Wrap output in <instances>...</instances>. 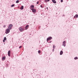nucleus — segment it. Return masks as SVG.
Segmentation results:
<instances>
[{
  "label": "nucleus",
  "mask_w": 78,
  "mask_h": 78,
  "mask_svg": "<svg viewBox=\"0 0 78 78\" xmlns=\"http://www.w3.org/2000/svg\"><path fill=\"white\" fill-rule=\"evenodd\" d=\"M51 39H52V37H48L47 38V41H49V40H51Z\"/></svg>",
  "instance_id": "nucleus-5"
},
{
  "label": "nucleus",
  "mask_w": 78,
  "mask_h": 78,
  "mask_svg": "<svg viewBox=\"0 0 78 78\" xmlns=\"http://www.w3.org/2000/svg\"><path fill=\"white\" fill-rule=\"evenodd\" d=\"M54 50H55V49H52V51H54Z\"/></svg>",
  "instance_id": "nucleus-30"
},
{
  "label": "nucleus",
  "mask_w": 78,
  "mask_h": 78,
  "mask_svg": "<svg viewBox=\"0 0 78 78\" xmlns=\"http://www.w3.org/2000/svg\"><path fill=\"white\" fill-rule=\"evenodd\" d=\"M34 8V6L33 5H32L30 6V9H33Z\"/></svg>",
  "instance_id": "nucleus-6"
},
{
  "label": "nucleus",
  "mask_w": 78,
  "mask_h": 78,
  "mask_svg": "<svg viewBox=\"0 0 78 78\" xmlns=\"http://www.w3.org/2000/svg\"><path fill=\"white\" fill-rule=\"evenodd\" d=\"M15 6V5L14 4H13L11 5V7H14Z\"/></svg>",
  "instance_id": "nucleus-18"
},
{
  "label": "nucleus",
  "mask_w": 78,
  "mask_h": 78,
  "mask_svg": "<svg viewBox=\"0 0 78 78\" xmlns=\"http://www.w3.org/2000/svg\"><path fill=\"white\" fill-rule=\"evenodd\" d=\"M3 40H5V41H6V37H5Z\"/></svg>",
  "instance_id": "nucleus-17"
},
{
  "label": "nucleus",
  "mask_w": 78,
  "mask_h": 78,
  "mask_svg": "<svg viewBox=\"0 0 78 78\" xmlns=\"http://www.w3.org/2000/svg\"><path fill=\"white\" fill-rule=\"evenodd\" d=\"M31 10H32L33 12L34 13H35L36 12V9H31Z\"/></svg>",
  "instance_id": "nucleus-4"
},
{
  "label": "nucleus",
  "mask_w": 78,
  "mask_h": 78,
  "mask_svg": "<svg viewBox=\"0 0 78 78\" xmlns=\"http://www.w3.org/2000/svg\"><path fill=\"white\" fill-rule=\"evenodd\" d=\"M19 30L21 32H22V31H24V29H23L22 27H20L19 28Z\"/></svg>",
  "instance_id": "nucleus-2"
},
{
  "label": "nucleus",
  "mask_w": 78,
  "mask_h": 78,
  "mask_svg": "<svg viewBox=\"0 0 78 78\" xmlns=\"http://www.w3.org/2000/svg\"><path fill=\"white\" fill-rule=\"evenodd\" d=\"M62 16H63V17H64V16H65V15H63Z\"/></svg>",
  "instance_id": "nucleus-33"
},
{
  "label": "nucleus",
  "mask_w": 78,
  "mask_h": 78,
  "mask_svg": "<svg viewBox=\"0 0 78 78\" xmlns=\"http://www.w3.org/2000/svg\"><path fill=\"white\" fill-rule=\"evenodd\" d=\"M12 24H10L9 25L8 27H10L11 28H12Z\"/></svg>",
  "instance_id": "nucleus-13"
},
{
  "label": "nucleus",
  "mask_w": 78,
  "mask_h": 78,
  "mask_svg": "<svg viewBox=\"0 0 78 78\" xmlns=\"http://www.w3.org/2000/svg\"><path fill=\"white\" fill-rule=\"evenodd\" d=\"M22 47V46H20L19 47V48H21Z\"/></svg>",
  "instance_id": "nucleus-23"
},
{
  "label": "nucleus",
  "mask_w": 78,
  "mask_h": 78,
  "mask_svg": "<svg viewBox=\"0 0 78 78\" xmlns=\"http://www.w3.org/2000/svg\"><path fill=\"white\" fill-rule=\"evenodd\" d=\"M52 1L53 3H56V1L55 0H52Z\"/></svg>",
  "instance_id": "nucleus-9"
},
{
  "label": "nucleus",
  "mask_w": 78,
  "mask_h": 78,
  "mask_svg": "<svg viewBox=\"0 0 78 78\" xmlns=\"http://www.w3.org/2000/svg\"><path fill=\"white\" fill-rule=\"evenodd\" d=\"M6 67H8V64H6Z\"/></svg>",
  "instance_id": "nucleus-21"
},
{
  "label": "nucleus",
  "mask_w": 78,
  "mask_h": 78,
  "mask_svg": "<svg viewBox=\"0 0 78 78\" xmlns=\"http://www.w3.org/2000/svg\"><path fill=\"white\" fill-rule=\"evenodd\" d=\"M75 16L76 18H78V14H76L75 15Z\"/></svg>",
  "instance_id": "nucleus-19"
},
{
  "label": "nucleus",
  "mask_w": 78,
  "mask_h": 78,
  "mask_svg": "<svg viewBox=\"0 0 78 78\" xmlns=\"http://www.w3.org/2000/svg\"><path fill=\"white\" fill-rule=\"evenodd\" d=\"M66 41H64L62 42V46H64V47L66 46Z\"/></svg>",
  "instance_id": "nucleus-3"
},
{
  "label": "nucleus",
  "mask_w": 78,
  "mask_h": 78,
  "mask_svg": "<svg viewBox=\"0 0 78 78\" xmlns=\"http://www.w3.org/2000/svg\"><path fill=\"white\" fill-rule=\"evenodd\" d=\"M5 59H6V57L5 56L2 57V61H4V60H5Z\"/></svg>",
  "instance_id": "nucleus-10"
},
{
  "label": "nucleus",
  "mask_w": 78,
  "mask_h": 78,
  "mask_svg": "<svg viewBox=\"0 0 78 78\" xmlns=\"http://www.w3.org/2000/svg\"><path fill=\"white\" fill-rule=\"evenodd\" d=\"M10 53H11V51L9 50L8 52V55L9 56H10Z\"/></svg>",
  "instance_id": "nucleus-7"
},
{
  "label": "nucleus",
  "mask_w": 78,
  "mask_h": 78,
  "mask_svg": "<svg viewBox=\"0 0 78 78\" xmlns=\"http://www.w3.org/2000/svg\"><path fill=\"white\" fill-rule=\"evenodd\" d=\"M5 40H3V42H5Z\"/></svg>",
  "instance_id": "nucleus-29"
},
{
  "label": "nucleus",
  "mask_w": 78,
  "mask_h": 78,
  "mask_svg": "<svg viewBox=\"0 0 78 78\" xmlns=\"http://www.w3.org/2000/svg\"><path fill=\"white\" fill-rule=\"evenodd\" d=\"M3 28H5L6 27V25H4L3 26Z\"/></svg>",
  "instance_id": "nucleus-24"
},
{
  "label": "nucleus",
  "mask_w": 78,
  "mask_h": 78,
  "mask_svg": "<svg viewBox=\"0 0 78 78\" xmlns=\"http://www.w3.org/2000/svg\"><path fill=\"white\" fill-rule=\"evenodd\" d=\"M39 3V2H37V4H38Z\"/></svg>",
  "instance_id": "nucleus-28"
},
{
  "label": "nucleus",
  "mask_w": 78,
  "mask_h": 78,
  "mask_svg": "<svg viewBox=\"0 0 78 78\" xmlns=\"http://www.w3.org/2000/svg\"><path fill=\"white\" fill-rule=\"evenodd\" d=\"M61 2H63V0H61Z\"/></svg>",
  "instance_id": "nucleus-26"
},
{
  "label": "nucleus",
  "mask_w": 78,
  "mask_h": 78,
  "mask_svg": "<svg viewBox=\"0 0 78 78\" xmlns=\"http://www.w3.org/2000/svg\"><path fill=\"white\" fill-rule=\"evenodd\" d=\"M41 28V27H39V29H40Z\"/></svg>",
  "instance_id": "nucleus-34"
},
{
  "label": "nucleus",
  "mask_w": 78,
  "mask_h": 78,
  "mask_svg": "<svg viewBox=\"0 0 78 78\" xmlns=\"http://www.w3.org/2000/svg\"><path fill=\"white\" fill-rule=\"evenodd\" d=\"M16 3H19V1L18 0L16 1Z\"/></svg>",
  "instance_id": "nucleus-15"
},
{
  "label": "nucleus",
  "mask_w": 78,
  "mask_h": 78,
  "mask_svg": "<svg viewBox=\"0 0 78 78\" xmlns=\"http://www.w3.org/2000/svg\"><path fill=\"white\" fill-rule=\"evenodd\" d=\"M63 54V51H61L60 53V55H62Z\"/></svg>",
  "instance_id": "nucleus-11"
},
{
  "label": "nucleus",
  "mask_w": 78,
  "mask_h": 78,
  "mask_svg": "<svg viewBox=\"0 0 78 78\" xmlns=\"http://www.w3.org/2000/svg\"><path fill=\"white\" fill-rule=\"evenodd\" d=\"M8 29H9V30H11V29L12 28V27H8Z\"/></svg>",
  "instance_id": "nucleus-16"
},
{
  "label": "nucleus",
  "mask_w": 78,
  "mask_h": 78,
  "mask_svg": "<svg viewBox=\"0 0 78 78\" xmlns=\"http://www.w3.org/2000/svg\"><path fill=\"white\" fill-rule=\"evenodd\" d=\"M28 27H29V25H27L25 27V30H27L28 29Z\"/></svg>",
  "instance_id": "nucleus-8"
},
{
  "label": "nucleus",
  "mask_w": 78,
  "mask_h": 78,
  "mask_svg": "<svg viewBox=\"0 0 78 78\" xmlns=\"http://www.w3.org/2000/svg\"><path fill=\"white\" fill-rule=\"evenodd\" d=\"M78 59V57H75L74 58V59L75 60H76V59Z\"/></svg>",
  "instance_id": "nucleus-14"
},
{
  "label": "nucleus",
  "mask_w": 78,
  "mask_h": 78,
  "mask_svg": "<svg viewBox=\"0 0 78 78\" xmlns=\"http://www.w3.org/2000/svg\"><path fill=\"white\" fill-rule=\"evenodd\" d=\"M56 47V46H55V44H54L53 45V48H55Z\"/></svg>",
  "instance_id": "nucleus-20"
},
{
  "label": "nucleus",
  "mask_w": 78,
  "mask_h": 78,
  "mask_svg": "<svg viewBox=\"0 0 78 78\" xmlns=\"http://www.w3.org/2000/svg\"><path fill=\"white\" fill-rule=\"evenodd\" d=\"M40 7L41 8H43V6H42V5H41V6H40Z\"/></svg>",
  "instance_id": "nucleus-25"
},
{
  "label": "nucleus",
  "mask_w": 78,
  "mask_h": 78,
  "mask_svg": "<svg viewBox=\"0 0 78 78\" xmlns=\"http://www.w3.org/2000/svg\"><path fill=\"white\" fill-rule=\"evenodd\" d=\"M74 17L75 18H76V16H74Z\"/></svg>",
  "instance_id": "nucleus-32"
},
{
  "label": "nucleus",
  "mask_w": 78,
  "mask_h": 78,
  "mask_svg": "<svg viewBox=\"0 0 78 78\" xmlns=\"http://www.w3.org/2000/svg\"><path fill=\"white\" fill-rule=\"evenodd\" d=\"M47 2H50V0H47Z\"/></svg>",
  "instance_id": "nucleus-31"
},
{
  "label": "nucleus",
  "mask_w": 78,
  "mask_h": 78,
  "mask_svg": "<svg viewBox=\"0 0 78 78\" xmlns=\"http://www.w3.org/2000/svg\"><path fill=\"white\" fill-rule=\"evenodd\" d=\"M44 1L45 2H47V0H44Z\"/></svg>",
  "instance_id": "nucleus-27"
},
{
  "label": "nucleus",
  "mask_w": 78,
  "mask_h": 78,
  "mask_svg": "<svg viewBox=\"0 0 78 78\" xmlns=\"http://www.w3.org/2000/svg\"><path fill=\"white\" fill-rule=\"evenodd\" d=\"M38 53H41V51L40 50H39L38 51Z\"/></svg>",
  "instance_id": "nucleus-22"
},
{
  "label": "nucleus",
  "mask_w": 78,
  "mask_h": 78,
  "mask_svg": "<svg viewBox=\"0 0 78 78\" xmlns=\"http://www.w3.org/2000/svg\"><path fill=\"white\" fill-rule=\"evenodd\" d=\"M9 32H10V30H9L8 29H7L6 30L5 33V34H8Z\"/></svg>",
  "instance_id": "nucleus-1"
},
{
  "label": "nucleus",
  "mask_w": 78,
  "mask_h": 78,
  "mask_svg": "<svg viewBox=\"0 0 78 78\" xmlns=\"http://www.w3.org/2000/svg\"><path fill=\"white\" fill-rule=\"evenodd\" d=\"M20 9H21V10L23 9V6L22 5V6H21V7L20 8Z\"/></svg>",
  "instance_id": "nucleus-12"
},
{
  "label": "nucleus",
  "mask_w": 78,
  "mask_h": 78,
  "mask_svg": "<svg viewBox=\"0 0 78 78\" xmlns=\"http://www.w3.org/2000/svg\"><path fill=\"white\" fill-rule=\"evenodd\" d=\"M51 41L50 42H49V43H51Z\"/></svg>",
  "instance_id": "nucleus-36"
},
{
  "label": "nucleus",
  "mask_w": 78,
  "mask_h": 78,
  "mask_svg": "<svg viewBox=\"0 0 78 78\" xmlns=\"http://www.w3.org/2000/svg\"><path fill=\"white\" fill-rule=\"evenodd\" d=\"M46 8H47V10H48V7H47Z\"/></svg>",
  "instance_id": "nucleus-35"
}]
</instances>
